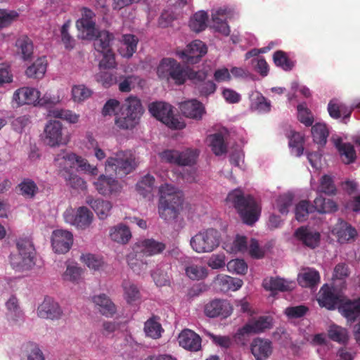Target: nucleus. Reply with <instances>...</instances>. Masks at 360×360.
Segmentation results:
<instances>
[{"label": "nucleus", "instance_id": "nucleus-19", "mask_svg": "<svg viewBox=\"0 0 360 360\" xmlns=\"http://www.w3.org/2000/svg\"><path fill=\"white\" fill-rule=\"evenodd\" d=\"M94 186L98 193L104 196L117 194L122 190V186L117 180L104 174L100 175L94 181Z\"/></svg>", "mask_w": 360, "mask_h": 360}, {"label": "nucleus", "instance_id": "nucleus-11", "mask_svg": "<svg viewBox=\"0 0 360 360\" xmlns=\"http://www.w3.org/2000/svg\"><path fill=\"white\" fill-rule=\"evenodd\" d=\"M43 140L44 143L51 147L65 145L68 142V137L63 135L61 122L56 120H50L46 124Z\"/></svg>", "mask_w": 360, "mask_h": 360}, {"label": "nucleus", "instance_id": "nucleus-34", "mask_svg": "<svg viewBox=\"0 0 360 360\" xmlns=\"http://www.w3.org/2000/svg\"><path fill=\"white\" fill-rule=\"evenodd\" d=\"M138 39L133 34L123 35L122 46L119 52L122 57L129 58L136 52L137 49Z\"/></svg>", "mask_w": 360, "mask_h": 360}, {"label": "nucleus", "instance_id": "nucleus-43", "mask_svg": "<svg viewBox=\"0 0 360 360\" xmlns=\"http://www.w3.org/2000/svg\"><path fill=\"white\" fill-rule=\"evenodd\" d=\"M155 178L153 176L148 174L136 184V190L138 193L143 198H150L151 193L154 187Z\"/></svg>", "mask_w": 360, "mask_h": 360}, {"label": "nucleus", "instance_id": "nucleus-24", "mask_svg": "<svg viewBox=\"0 0 360 360\" xmlns=\"http://www.w3.org/2000/svg\"><path fill=\"white\" fill-rule=\"evenodd\" d=\"M250 350L256 360H264L272 353V343L269 340L257 338L252 340Z\"/></svg>", "mask_w": 360, "mask_h": 360}, {"label": "nucleus", "instance_id": "nucleus-30", "mask_svg": "<svg viewBox=\"0 0 360 360\" xmlns=\"http://www.w3.org/2000/svg\"><path fill=\"white\" fill-rule=\"evenodd\" d=\"M63 158L65 160L69 161L70 164L76 162L80 170L85 173L92 176H96L98 174V169L96 166L90 165L87 160L73 153H67L65 155H63Z\"/></svg>", "mask_w": 360, "mask_h": 360}, {"label": "nucleus", "instance_id": "nucleus-41", "mask_svg": "<svg viewBox=\"0 0 360 360\" xmlns=\"http://www.w3.org/2000/svg\"><path fill=\"white\" fill-rule=\"evenodd\" d=\"M23 360H45V356L39 345L33 342H27L22 345Z\"/></svg>", "mask_w": 360, "mask_h": 360}, {"label": "nucleus", "instance_id": "nucleus-23", "mask_svg": "<svg viewBox=\"0 0 360 360\" xmlns=\"http://www.w3.org/2000/svg\"><path fill=\"white\" fill-rule=\"evenodd\" d=\"M318 302L321 307L333 310L342 302L331 288L328 285H324L320 290Z\"/></svg>", "mask_w": 360, "mask_h": 360}, {"label": "nucleus", "instance_id": "nucleus-57", "mask_svg": "<svg viewBox=\"0 0 360 360\" xmlns=\"http://www.w3.org/2000/svg\"><path fill=\"white\" fill-rule=\"evenodd\" d=\"M18 187L21 194L27 198H33L38 191V187L34 181L30 179H25Z\"/></svg>", "mask_w": 360, "mask_h": 360}, {"label": "nucleus", "instance_id": "nucleus-35", "mask_svg": "<svg viewBox=\"0 0 360 360\" xmlns=\"http://www.w3.org/2000/svg\"><path fill=\"white\" fill-rule=\"evenodd\" d=\"M263 287L270 291H281L285 292L291 290L292 288V283L288 282L281 278H270L263 281Z\"/></svg>", "mask_w": 360, "mask_h": 360}, {"label": "nucleus", "instance_id": "nucleus-49", "mask_svg": "<svg viewBox=\"0 0 360 360\" xmlns=\"http://www.w3.org/2000/svg\"><path fill=\"white\" fill-rule=\"evenodd\" d=\"M49 116L75 124L79 120V115L70 110L56 108L49 111Z\"/></svg>", "mask_w": 360, "mask_h": 360}, {"label": "nucleus", "instance_id": "nucleus-59", "mask_svg": "<svg viewBox=\"0 0 360 360\" xmlns=\"http://www.w3.org/2000/svg\"><path fill=\"white\" fill-rule=\"evenodd\" d=\"M303 137L297 132H293L289 141V146L296 156H300L304 151Z\"/></svg>", "mask_w": 360, "mask_h": 360}, {"label": "nucleus", "instance_id": "nucleus-39", "mask_svg": "<svg viewBox=\"0 0 360 360\" xmlns=\"http://www.w3.org/2000/svg\"><path fill=\"white\" fill-rule=\"evenodd\" d=\"M159 318L153 316L144 323V332L146 336L153 339H158L161 337V333L164 331L161 324L158 321Z\"/></svg>", "mask_w": 360, "mask_h": 360}, {"label": "nucleus", "instance_id": "nucleus-18", "mask_svg": "<svg viewBox=\"0 0 360 360\" xmlns=\"http://www.w3.org/2000/svg\"><path fill=\"white\" fill-rule=\"evenodd\" d=\"M37 315L41 319L58 320L62 317L63 310L52 298L45 297L37 307Z\"/></svg>", "mask_w": 360, "mask_h": 360}, {"label": "nucleus", "instance_id": "nucleus-37", "mask_svg": "<svg viewBox=\"0 0 360 360\" xmlns=\"http://www.w3.org/2000/svg\"><path fill=\"white\" fill-rule=\"evenodd\" d=\"M47 66V60L45 57L37 58L32 65L29 66L25 73L28 77L39 79L44 77Z\"/></svg>", "mask_w": 360, "mask_h": 360}, {"label": "nucleus", "instance_id": "nucleus-62", "mask_svg": "<svg viewBox=\"0 0 360 360\" xmlns=\"http://www.w3.org/2000/svg\"><path fill=\"white\" fill-rule=\"evenodd\" d=\"M226 266L230 272L237 274H245L248 271V265L243 259H232L227 263Z\"/></svg>", "mask_w": 360, "mask_h": 360}, {"label": "nucleus", "instance_id": "nucleus-58", "mask_svg": "<svg viewBox=\"0 0 360 360\" xmlns=\"http://www.w3.org/2000/svg\"><path fill=\"white\" fill-rule=\"evenodd\" d=\"M91 94V90L83 84L75 85L72 89V96L75 101H83L89 98Z\"/></svg>", "mask_w": 360, "mask_h": 360}, {"label": "nucleus", "instance_id": "nucleus-45", "mask_svg": "<svg viewBox=\"0 0 360 360\" xmlns=\"http://www.w3.org/2000/svg\"><path fill=\"white\" fill-rule=\"evenodd\" d=\"M316 210L314 205H311L307 200H301L295 207V219L298 221L307 219L309 214Z\"/></svg>", "mask_w": 360, "mask_h": 360}, {"label": "nucleus", "instance_id": "nucleus-29", "mask_svg": "<svg viewBox=\"0 0 360 360\" xmlns=\"http://www.w3.org/2000/svg\"><path fill=\"white\" fill-rule=\"evenodd\" d=\"M114 35L108 31L103 30L97 32L94 40V46L98 53L109 51L112 50V41L114 40Z\"/></svg>", "mask_w": 360, "mask_h": 360}, {"label": "nucleus", "instance_id": "nucleus-22", "mask_svg": "<svg viewBox=\"0 0 360 360\" xmlns=\"http://www.w3.org/2000/svg\"><path fill=\"white\" fill-rule=\"evenodd\" d=\"M294 236L302 243L311 249L319 245L321 235L318 231H313L307 226L298 228L294 233Z\"/></svg>", "mask_w": 360, "mask_h": 360}, {"label": "nucleus", "instance_id": "nucleus-51", "mask_svg": "<svg viewBox=\"0 0 360 360\" xmlns=\"http://www.w3.org/2000/svg\"><path fill=\"white\" fill-rule=\"evenodd\" d=\"M328 335L330 340L338 343L345 344L348 340L347 330L337 325L330 326Z\"/></svg>", "mask_w": 360, "mask_h": 360}, {"label": "nucleus", "instance_id": "nucleus-38", "mask_svg": "<svg viewBox=\"0 0 360 360\" xmlns=\"http://www.w3.org/2000/svg\"><path fill=\"white\" fill-rule=\"evenodd\" d=\"M311 132L314 143L321 146H324L327 142V138L329 136V131L326 124L317 122L312 124Z\"/></svg>", "mask_w": 360, "mask_h": 360}, {"label": "nucleus", "instance_id": "nucleus-54", "mask_svg": "<svg viewBox=\"0 0 360 360\" xmlns=\"http://www.w3.org/2000/svg\"><path fill=\"white\" fill-rule=\"evenodd\" d=\"M297 118L306 127L312 126L314 121L311 111L307 108L305 103H301L297 105Z\"/></svg>", "mask_w": 360, "mask_h": 360}, {"label": "nucleus", "instance_id": "nucleus-50", "mask_svg": "<svg viewBox=\"0 0 360 360\" xmlns=\"http://www.w3.org/2000/svg\"><path fill=\"white\" fill-rule=\"evenodd\" d=\"M186 276L192 280H201L205 278L207 275V269L202 265L195 264H189L185 268Z\"/></svg>", "mask_w": 360, "mask_h": 360}, {"label": "nucleus", "instance_id": "nucleus-4", "mask_svg": "<svg viewBox=\"0 0 360 360\" xmlns=\"http://www.w3.org/2000/svg\"><path fill=\"white\" fill-rule=\"evenodd\" d=\"M191 70L188 71L175 59L165 58L160 61L157 73L161 79H165L168 82L172 81L176 85H181L187 79H189Z\"/></svg>", "mask_w": 360, "mask_h": 360}, {"label": "nucleus", "instance_id": "nucleus-7", "mask_svg": "<svg viewBox=\"0 0 360 360\" xmlns=\"http://www.w3.org/2000/svg\"><path fill=\"white\" fill-rule=\"evenodd\" d=\"M136 167L134 155L129 151H119L105 162V170L122 177L133 172Z\"/></svg>", "mask_w": 360, "mask_h": 360}, {"label": "nucleus", "instance_id": "nucleus-46", "mask_svg": "<svg viewBox=\"0 0 360 360\" xmlns=\"http://www.w3.org/2000/svg\"><path fill=\"white\" fill-rule=\"evenodd\" d=\"M273 60L277 67L282 68L285 71L291 70L295 65L294 63L288 58L287 53L281 50L274 52Z\"/></svg>", "mask_w": 360, "mask_h": 360}, {"label": "nucleus", "instance_id": "nucleus-15", "mask_svg": "<svg viewBox=\"0 0 360 360\" xmlns=\"http://www.w3.org/2000/svg\"><path fill=\"white\" fill-rule=\"evenodd\" d=\"M233 311V307L226 300L215 299L205 305V314L210 318H227Z\"/></svg>", "mask_w": 360, "mask_h": 360}, {"label": "nucleus", "instance_id": "nucleus-1", "mask_svg": "<svg viewBox=\"0 0 360 360\" xmlns=\"http://www.w3.org/2000/svg\"><path fill=\"white\" fill-rule=\"evenodd\" d=\"M159 192L158 213L160 218L167 221L176 219L182 209V194L168 184L162 185Z\"/></svg>", "mask_w": 360, "mask_h": 360}, {"label": "nucleus", "instance_id": "nucleus-16", "mask_svg": "<svg viewBox=\"0 0 360 360\" xmlns=\"http://www.w3.org/2000/svg\"><path fill=\"white\" fill-rule=\"evenodd\" d=\"M65 218L67 222L70 223L77 228L86 229L91 224L94 214L89 208L82 206L77 208L75 214L66 212L65 213Z\"/></svg>", "mask_w": 360, "mask_h": 360}, {"label": "nucleus", "instance_id": "nucleus-9", "mask_svg": "<svg viewBox=\"0 0 360 360\" xmlns=\"http://www.w3.org/2000/svg\"><path fill=\"white\" fill-rule=\"evenodd\" d=\"M96 14L91 9L86 7L82 8L81 17L76 21V27L82 38L91 40L96 36Z\"/></svg>", "mask_w": 360, "mask_h": 360}, {"label": "nucleus", "instance_id": "nucleus-17", "mask_svg": "<svg viewBox=\"0 0 360 360\" xmlns=\"http://www.w3.org/2000/svg\"><path fill=\"white\" fill-rule=\"evenodd\" d=\"M207 49L204 42L200 40H194L190 43L186 50L179 53L183 60L188 63L195 64L207 53Z\"/></svg>", "mask_w": 360, "mask_h": 360}, {"label": "nucleus", "instance_id": "nucleus-36", "mask_svg": "<svg viewBox=\"0 0 360 360\" xmlns=\"http://www.w3.org/2000/svg\"><path fill=\"white\" fill-rule=\"evenodd\" d=\"M328 111L331 117L338 119L343 115V119H347L351 116L352 110L348 108L344 104L338 103L336 100H331L328 105Z\"/></svg>", "mask_w": 360, "mask_h": 360}, {"label": "nucleus", "instance_id": "nucleus-13", "mask_svg": "<svg viewBox=\"0 0 360 360\" xmlns=\"http://www.w3.org/2000/svg\"><path fill=\"white\" fill-rule=\"evenodd\" d=\"M13 100L18 105H43L47 102L40 98V92L31 87H22L17 89L13 94Z\"/></svg>", "mask_w": 360, "mask_h": 360}, {"label": "nucleus", "instance_id": "nucleus-2", "mask_svg": "<svg viewBox=\"0 0 360 360\" xmlns=\"http://www.w3.org/2000/svg\"><path fill=\"white\" fill-rule=\"evenodd\" d=\"M226 201L235 207L245 224L251 226L258 220L260 207L250 195H245L241 190L236 189L228 194Z\"/></svg>", "mask_w": 360, "mask_h": 360}, {"label": "nucleus", "instance_id": "nucleus-20", "mask_svg": "<svg viewBox=\"0 0 360 360\" xmlns=\"http://www.w3.org/2000/svg\"><path fill=\"white\" fill-rule=\"evenodd\" d=\"M178 342L179 345L186 350L198 352L201 349V338L191 330H182L179 335Z\"/></svg>", "mask_w": 360, "mask_h": 360}, {"label": "nucleus", "instance_id": "nucleus-63", "mask_svg": "<svg viewBox=\"0 0 360 360\" xmlns=\"http://www.w3.org/2000/svg\"><path fill=\"white\" fill-rule=\"evenodd\" d=\"M82 274V269L76 266H68L63 275V280L78 283Z\"/></svg>", "mask_w": 360, "mask_h": 360}, {"label": "nucleus", "instance_id": "nucleus-56", "mask_svg": "<svg viewBox=\"0 0 360 360\" xmlns=\"http://www.w3.org/2000/svg\"><path fill=\"white\" fill-rule=\"evenodd\" d=\"M319 191L328 195L336 193V188L333 179L327 174L323 175L320 180Z\"/></svg>", "mask_w": 360, "mask_h": 360}, {"label": "nucleus", "instance_id": "nucleus-12", "mask_svg": "<svg viewBox=\"0 0 360 360\" xmlns=\"http://www.w3.org/2000/svg\"><path fill=\"white\" fill-rule=\"evenodd\" d=\"M272 327V318L270 316H260L257 320L247 323L234 335L236 340H243V337L245 335L251 333H259L264 331L266 329H269Z\"/></svg>", "mask_w": 360, "mask_h": 360}, {"label": "nucleus", "instance_id": "nucleus-42", "mask_svg": "<svg viewBox=\"0 0 360 360\" xmlns=\"http://www.w3.org/2000/svg\"><path fill=\"white\" fill-rule=\"evenodd\" d=\"M297 281L301 286L311 288L315 286L319 282L320 275L317 271L309 269L299 274Z\"/></svg>", "mask_w": 360, "mask_h": 360}, {"label": "nucleus", "instance_id": "nucleus-21", "mask_svg": "<svg viewBox=\"0 0 360 360\" xmlns=\"http://www.w3.org/2000/svg\"><path fill=\"white\" fill-rule=\"evenodd\" d=\"M338 310L347 322L352 323L360 319V297L343 301L339 305Z\"/></svg>", "mask_w": 360, "mask_h": 360}, {"label": "nucleus", "instance_id": "nucleus-61", "mask_svg": "<svg viewBox=\"0 0 360 360\" xmlns=\"http://www.w3.org/2000/svg\"><path fill=\"white\" fill-rule=\"evenodd\" d=\"M18 17V13L15 11L0 9V30L8 27Z\"/></svg>", "mask_w": 360, "mask_h": 360}, {"label": "nucleus", "instance_id": "nucleus-3", "mask_svg": "<svg viewBox=\"0 0 360 360\" xmlns=\"http://www.w3.org/2000/svg\"><path fill=\"white\" fill-rule=\"evenodd\" d=\"M143 112L141 100L130 96L122 105L120 113L115 117V124L120 129H132L139 124Z\"/></svg>", "mask_w": 360, "mask_h": 360}, {"label": "nucleus", "instance_id": "nucleus-5", "mask_svg": "<svg viewBox=\"0 0 360 360\" xmlns=\"http://www.w3.org/2000/svg\"><path fill=\"white\" fill-rule=\"evenodd\" d=\"M221 233L213 228L201 231L193 236L190 240L192 249L198 253H209L219 247Z\"/></svg>", "mask_w": 360, "mask_h": 360}, {"label": "nucleus", "instance_id": "nucleus-60", "mask_svg": "<svg viewBox=\"0 0 360 360\" xmlns=\"http://www.w3.org/2000/svg\"><path fill=\"white\" fill-rule=\"evenodd\" d=\"M17 44L21 50L23 60H27L30 59L33 53V44L32 41L27 37H24L18 39Z\"/></svg>", "mask_w": 360, "mask_h": 360}, {"label": "nucleus", "instance_id": "nucleus-6", "mask_svg": "<svg viewBox=\"0 0 360 360\" xmlns=\"http://www.w3.org/2000/svg\"><path fill=\"white\" fill-rule=\"evenodd\" d=\"M18 252L12 253L10 262L13 268L17 271L30 269L34 264V248L29 238H19L16 242Z\"/></svg>", "mask_w": 360, "mask_h": 360}, {"label": "nucleus", "instance_id": "nucleus-28", "mask_svg": "<svg viewBox=\"0 0 360 360\" xmlns=\"http://www.w3.org/2000/svg\"><path fill=\"white\" fill-rule=\"evenodd\" d=\"M140 251L147 256H153L162 253L166 248V245L153 238H148L136 244Z\"/></svg>", "mask_w": 360, "mask_h": 360}, {"label": "nucleus", "instance_id": "nucleus-55", "mask_svg": "<svg viewBox=\"0 0 360 360\" xmlns=\"http://www.w3.org/2000/svg\"><path fill=\"white\" fill-rule=\"evenodd\" d=\"M293 195L290 193L281 195L276 200V206L282 214H288L289 207L292 204Z\"/></svg>", "mask_w": 360, "mask_h": 360}, {"label": "nucleus", "instance_id": "nucleus-31", "mask_svg": "<svg viewBox=\"0 0 360 360\" xmlns=\"http://www.w3.org/2000/svg\"><path fill=\"white\" fill-rule=\"evenodd\" d=\"M109 235L112 240L120 244H127L131 238L130 229L123 224L111 227Z\"/></svg>", "mask_w": 360, "mask_h": 360}, {"label": "nucleus", "instance_id": "nucleus-48", "mask_svg": "<svg viewBox=\"0 0 360 360\" xmlns=\"http://www.w3.org/2000/svg\"><path fill=\"white\" fill-rule=\"evenodd\" d=\"M314 207L320 213L333 212L337 210V205L330 199H326L322 196H318L314 200Z\"/></svg>", "mask_w": 360, "mask_h": 360}, {"label": "nucleus", "instance_id": "nucleus-53", "mask_svg": "<svg viewBox=\"0 0 360 360\" xmlns=\"http://www.w3.org/2000/svg\"><path fill=\"white\" fill-rule=\"evenodd\" d=\"M179 165L186 166L195 164L199 153L197 149L187 148L182 152L179 151Z\"/></svg>", "mask_w": 360, "mask_h": 360}, {"label": "nucleus", "instance_id": "nucleus-44", "mask_svg": "<svg viewBox=\"0 0 360 360\" xmlns=\"http://www.w3.org/2000/svg\"><path fill=\"white\" fill-rule=\"evenodd\" d=\"M208 19L207 13L203 11L195 13L189 21V27L195 32H200L204 30L207 27Z\"/></svg>", "mask_w": 360, "mask_h": 360}, {"label": "nucleus", "instance_id": "nucleus-64", "mask_svg": "<svg viewBox=\"0 0 360 360\" xmlns=\"http://www.w3.org/2000/svg\"><path fill=\"white\" fill-rule=\"evenodd\" d=\"M82 259L89 268L94 270H99L104 264L101 258L92 254L83 255Z\"/></svg>", "mask_w": 360, "mask_h": 360}, {"label": "nucleus", "instance_id": "nucleus-14", "mask_svg": "<svg viewBox=\"0 0 360 360\" xmlns=\"http://www.w3.org/2000/svg\"><path fill=\"white\" fill-rule=\"evenodd\" d=\"M73 243V235L65 230L58 229L52 233L51 245L55 252L65 254L68 252Z\"/></svg>", "mask_w": 360, "mask_h": 360}, {"label": "nucleus", "instance_id": "nucleus-25", "mask_svg": "<svg viewBox=\"0 0 360 360\" xmlns=\"http://www.w3.org/2000/svg\"><path fill=\"white\" fill-rule=\"evenodd\" d=\"M92 302L97 307L98 311L106 317H112L117 311V307L111 299L104 293L94 295Z\"/></svg>", "mask_w": 360, "mask_h": 360}, {"label": "nucleus", "instance_id": "nucleus-10", "mask_svg": "<svg viewBox=\"0 0 360 360\" xmlns=\"http://www.w3.org/2000/svg\"><path fill=\"white\" fill-rule=\"evenodd\" d=\"M208 74L205 71H190L189 80L194 86L195 94L200 96L207 97L213 94L216 89V84L210 79H207Z\"/></svg>", "mask_w": 360, "mask_h": 360}, {"label": "nucleus", "instance_id": "nucleus-52", "mask_svg": "<svg viewBox=\"0 0 360 360\" xmlns=\"http://www.w3.org/2000/svg\"><path fill=\"white\" fill-rule=\"evenodd\" d=\"M124 296L128 303H132L140 299L139 288L134 283L124 281L122 283Z\"/></svg>", "mask_w": 360, "mask_h": 360}, {"label": "nucleus", "instance_id": "nucleus-32", "mask_svg": "<svg viewBox=\"0 0 360 360\" xmlns=\"http://www.w3.org/2000/svg\"><path fill=\"white\" fill-rule=\"evenodd\" d=\"M339 221V223L334 229L338 236V241L343 243L351 239H354L357 235L356 229L347 222L340 219Z\"/></svg>", "mask_w": 360, "mask_h": 360}, {"label": "nucleus", "instance_id": "nucleus-8", "mask_svg": "<svg viewBox=\"0 0 360 360\" xmlns=\"http://www.w3.org/2000/svg\"><path fill=\"white\" fill-rule=\"evenodd\" d=\"M149 112L157 120L161 121L170 129H181L185 124L174 117L172 105L165 102H153L149 105Z\"/></svg>", "mask_w": 360, "mask_h": 360}, {"label": "nucleus", "instance_id": "nucleus-27", "mask_svg": "<svg viewBox=\"0 0 360 360\" xmlns=\"http://www.w3.org/2000/svg\"><path fill=\"white\" fill-rule=\"evenodd\" d=\"M179 108L184 116L196 120L201 119L205 112L202 104L195 99L181 103Z\"/></svg>", "mask_w": 360, "mask_h": 360}, {"label": "nucleus", "instance_id": "nucleus-33", "mask_svg": "<svg viewBox=\"0 0 360 360\" xmlns=\"http://www.w3.org/2000/svg\"><path fill=\"white\" fill-rule=\"evenodd\" d=\"M86 202L94 210L100 219H105L110 214V212L112 209V204L110 201L99 198H88Z\"/></svg>", "mask_w": 360, "mask_h": 360}, {"label": "nucleus", "instance_id": "nucleus-40", "mask_svg": "<svg viewBox=\"0 0 360 360\" xmlns=\"http://www.w3.org/2000/svg\"><path fill=\"white\" fill-rule=\"evenodd\" d=\"M335 146L341 156L345 157L343 162L345 164H351L355 161L356 155L353 145L349 143H342L339 139L335 141Z\"/></svg>", "mask_w": 360, "mask_h": 360}, {"label": "nucleus", "instance_id": "nucleus-47", "mask_svg": "<svg viewBox=\"0 0 360 360\" xmlns=\"http://www.w3.org/2000/svg\"><path fill=\"white\" fill-rule=\"evenodd\" d=\"M210 146L216 155H221L227 151V147L221 134L216 133L210 136Z\"/></svg>", "mask_w": 360, "mask_h": 360}, {"label": "nucleus", "instance_id": "nucleus-26", "mask_svg": "<svg viewBox=\"0 0 360 360\" xmlns=\"http://www.w3.org/2000/svg\"><path fill=\"white\" fill-rule=\"evenodd\" d=\"M6 307L8 320L13 324L20 325L24 321V313L20 308L17 297L12 295L6 302Z\"/></svg>", "mask_w": 360, "mask_h": 360}]
</instances>
